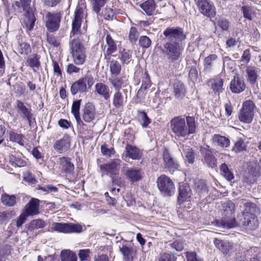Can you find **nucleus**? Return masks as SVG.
<instances>
[{
	"instance_id": "1",
	"label": "nucleus",
	"mask_w": 261,
	"mask_h": 261,
	"mask_svg": "<svg viewBox=\"0 0 261 261\" xmlns=\"http://www.w3.org/2000/svg\"><path fill=\"white\" fill-rule=\"evenodd\" d=\"M170 124L175 138H187L196 133L197 124L195 118L193 116H187L186 118L181 116L175 117L170 120Z\"/></svg>"
},
{
	"instance_id": "2",
	"label": "nucleus",
	"mask_w": 261,
	"mask_h": 261,
	"mask_svg": "<svg viewBox=\"0 0 261 261\" xmlns=\"http://www.w3.org/2000/svg\"><path fill=\"white\" fill-rule=\"evenodd\" d=\"M70 47L74 63L77 65H83L86 59L85 50L79 37L71 41Z\"/></svg>"
},
{
	"instance_id": "3",
	"label": "nucleus",
	"mask_w": 261,
	"mask_h": 261,
	"mask_svg": "<svg viewBox=\"0 0 261 261\" xmlns=\"http://www.w3.org/2000/svg\"><path fill=\"white\" fill-rule=\"evenodd\" d=\"M94 84V79L91 75L86 76L74 82L71 86L70 91L72 95L79 93L87 92Z\"/></svg>"
},
{
	"instance_id": "4",
	"label": "nucleus",
	"mask_w": 261,
	"mask_h": 261,
	"mask_svg": "<svg viewBox=\"0 0 261 261\" xmlns=\"http://www.w3.org/2000/svg\"><path fill=\"white\" fill-rule=\"evenodd\" d=\"M254 107L255 106L251 101L244 102L239 114L240 121L246 123H251L253 119Z\"/></svg>"
},
{
	"instance_id": "5",
	"label": "nucleus",
	"mask_w": 261,
	"mask_h": 261,
	"mask_svg": "<svg viewBox=\"0 0 261 261\" xmlns=\"http://www.w3.org/2000/svg\"><path fill=\"white\" fill-rule=\"evenodd\" d=\"M164 48L169 60L173 62L180 58L183 48L177 42H167Z\"/></svg>"
},
{
	"instance_id": "6",
	"label": "nucleus",
	"mask_w": 261,
	"mask_h": 261,
	"mask_svg": "<svg viewBox=\"0 0 261 261\" xmlns=\"http://www.w3.org/2000/svg\"><path fill=\"white\" fill-rule=\"evenodd\" d=\"M87 14L85 13V9L83 7L78 6L74 12V18L72 22L71 35H79L81 31V27L82 20Z\"/></svg>"
},
{
	"instance_id": "7",
	"label": "nucleus",
	"mask_w": 261,
	"mask_h": 261,
	"mask_svg": "<svg viewBox=\"0 0 261 261\" xmlns=\"http://www.w3.org/2000/svg\"><path fill=\"white\" fill-rule=\"evenodd\" d=\"M157 185L159 189L165 195H171L174 191L175 187L173 182L165 175H161L158 178Z\"/></svg>"
},
{
	"instance_id": "8",
	"label": "nucleus",
	"mask_w": 261,
	"mask_h": 261,
	"mask_svg": "<svg viewBox=\"0 0 261 261\" xmlns=\"http://www.w3.org/2000/svg\"><path fill=\"white\" fill-rule=\"evenodd\" d=\"M196 6L201 14L208 17H214L216 14L215 6L207 0H195Z\"/></svg>"
},
{
	"instance_id": "9",
	"label": "nucleus",
	"mask_w": 261,
	"mask_h": 261,
	"mask_svg": "<svg viewBox=\"0 0 261 261\" xmlns=\"http://www.w3.org/2000/svg\"><path fill=\"white\" fill-rule=\"evenodd\" d=\"M163 34L167 39L170 40L182 41L186 38V34L183 29L179 27H169L164 31Z\"/></svg>"
},
{
	"instance_id": "10",
	"label": "nucleus",
	"mask_w": 261,
	"mask_h": 261,
	"mask_svg": "<svg viewBox=\"0 0 261 261\" xmlns=\"http://www.w3.org/2000/svg\"><path fill=\"white\" fill-rule=\"evenodd\" d=\"M45 26L51 32L57 31L60 26L61 16L59 13L47 12L45 16Z\"/></svg>"
},
{
	"instance_id": "11",
	"label": "nucleus",
	"mask_w": 261,
	"mask_h": 261,
	"mask_svg": "<svg viewBox=\"0 0 261 261\" xmlns=\"http://www.w3.org/2000/svg\"><path fill=\"white\" fill-rule=\"evenodd\" d=\"M121 162L119 159H114L110 163L101 165L100 170L102 173L110 174L111 175H117L119 173Z\"/></svg>"
},
{
	"instance_id": "12",
	"label": "nucleus",
	"mask_w": 261,
	"mask_h": 261,
	"mask_svg": "<svg viewBox=\"0 0 261 261\" xmlns=\"http://www.w3.org/2000/svg\"><path fill=\"white\" fill-rule=\"evenodd\" d=\"M96 115L95 107L91 102L87 103L82 110V118L86 122H92Z\"/></svg>"
},
{
	"instance_id": "13",
	"label": "nucleus",
	"mask_w": 261,
	"mask_h": 261,
	"mask_svg": "<svg viewBox=\"0 0 261 261\" xmlns=\"http://www.w3.org/2000/svg\"><path fill=\"white\" fill-rule=\"evenodd\" d=\"M40 200L32 198L25 205L24 213L29 216H34L39 213Z\"/></svg>"
},
{
	"instance_id": "14",
	"label": "nucleus",
	"mask_w": 261,
	"mask_h": 261,
	"mask_svg": "<svg viewBox=\"0 0 261 261\" xmlns=\"http://www.w3.org/2000/svg\"><path fill=\"white\" fill-rule=\"evenodd\" d=\"M59 165V169L67 174H72L74 166L71 162V159L68 157L63 156L60 158L58 161Z\"/></svg>"
},
{
	"instance_id": "15",
	"label": "nucleus",
	"mask_w": 261,
	"mask_h": 261,
	"mask_svg": "<svg viewBox=\"0 0 261 261\" xmlns=\"http://www.w3.org/2000/svg\"><path fill=\"white\" fill-rule=\"evenodd\" d=\"M246 88L243 79L238 75L234 76L230 84V89L232 93H240Z\"/></svg>"
},
{
	"instance_id": "16",
	"label": "nucleus",
	"mask_w": 261,
	"mask_h": 261,
	"mask_svg": "<svg viewBox=\"0 0 261 261\" xmlns=\"http://www.w3.org/2000/svg\"><path fill=\"white\" fill-rule=\"evenodd\" d=\"M214 224L218 227L227 229L238 226V223L233 217H224L220 220H215Z\"/></svg>"
},
{
	"instance_id": "17",
	"label": "nucleus",
	"mask_w": 261,
	"mask_h": 261,
	"mask_svg": "<svg viewBox=\"0 0 261 261\" xmlns=\"http://www.w3.org/2000/svg\"><path fill=\"white\" fill-rule=\"evenodd\" d=\"M163 158L165 168L170 172H174L178 168V165L170 155L167 149H165L163 153Z\"/></svg>"
},
{
	"instance_id": "18",
	"label": "nucleus",
	"mask_w": 261,
	"mask_h": 261,
	"mask_svg": "<svg viewBox=\"0 0 261 261\" xmlns=\"http://www.w3.org/2000/svg\"><path fill=\"white\" fill-rule=\"evenodd\" d=\"M178 200L179 202H183L189 200L191 197L192 191L190 186L186 184H180L178 189Z\"/></svg>"
},
{
	"instance_id": "19",
	"label": "nucleus",
	"mask_w": 261,
	"mask_h": 261,
	"mask_svg": "<svg viewBox=\"0 0 261 261\" xmlns=\"http://www.w3.org/2000/svg\"><path fill=\"white\" fill-rule=\"evenodd\" d=\"M106 39L108 47L106 51L104 52V58L106 60H110L111 55L117 50V46L110 35H107Z\"/></svg>"
},
{
	"instance_id": "20",
	"label": "nucleus",
	"mask_w": 261,
	"mask_h": 261,
	"mask_svg": "<svg viewBox=\"0 0 261 261\" xmlns=\"http://www.w3.org/2000/svg\"><path fill=\"white\" fill-rule=\"evenodd\" d=\"M16 103L18 114L23 120H27L30 124L32 119V114L30 109L27 108L22 102L19 100L16 101Z\"/></svg>"
},
{
	"instance_id": "21",
	"label": "nucleus",
	"mask_w": 261,
	"mask_h": 261,
	"mask_svg": "<svg viewBox=\"0 0 261 261\" xmlns=\"http://www.w3.org/2000/svg\"><path fill=\"white\" fill-rule=\"evenodd\" d=\"M95 92L106 100L110 99L111 92L109 87L102 83H98L95 86Z\"/></svg>"
},
{
	"instance_id": "22",
	"label": "nucleus",
	"mask_w": 261,
	"mask_h": 261,
	"mask_svg": "<svg viewBox=\"0 0 261 261\" xmlns=\"http://www.w3.org/2000/svg\"><path fill=\"white\" fill-rule=\"evenodd\" d=\"M123 156L128 157L133 160H140L142 155L141 151L135 146L127 144Z\"/></svg>"
},
{
	"instance_id": "23",
	"label": "nucleus",
	"mask_w": 261,
	"mask_h": 261,
	"mask_svg": "<svg viewBox=\"0 0 261 261\" xmlns=\"http://www.w3.org/2000/svg\"><path fill=\"white\" fill-rule=\"evenodd\" d=\"M244 220L242 224L248 229H254L258 226V222L256 216L255 215H243Z\"/></svg>"
},
{
	"instance_id": "24",
	"label": "nucleus",
	"mask_w": 261,
	"mask_h": 261,
	"mask_svg": "<svg viewBox=\"0 0 261 261\" xmlns=\"http://www.w3.org/2000/svg\"><path fill=\"white\" fill-rule=\"evenodd\" d=\"M70 147V142L68 136H64L60 140L56 142L54 149L60 153L65 152Z\"/></svg>"
},
{
	"instance_id": "25",
	"label": "nucleus",
	"mask_w": 261,
	"mask_h": 261,
	"mask_svg": "<svg viewBox=\"0 0 261 261\" xmlns=\"http://www.w3.org/2000/svg\"><path fill=\"white\" fill-rule=\"evenodd\" d=\"M81 100H78L73 101L71 108V112L73 114L76 121L77 122V126L84 127L86 125L81 119L80 116V108L81 105Z\"/></svg>"
},
{
	"instance_id": "26",
	"label": "nucleus",
	"mask_w": 261,
	"mask_h": 261,
	"mask_svg": "<svg viewBox=\"0 0 261 261\" xmlns=\"http://www.w3.org/2000/svg\"><path fill=\"white\" fill-rule=\"evenodd\" d=\"M124 174L133 182H137L142 178L141 171L137 168H129L126 170Z\"/></svg>"
},
{
	"instance_id": "27",
	"label": "nucleus",
	"mask_w": 261,
	"mask_h": 261,
	"mask_svg": "<svg viewBox=\"0 0 261 261\" xmlns=\"http://www.w3.org/2000/svg\"><path fill=\"white\" fill-rule=\"evenodd\" d=\"M209 85L215 93L218 94L223 90L224 80L220 77L211 79L208 81Z\"/></svg>"
},
{
	"instance_id": "28",
	"label": "nucleus",
	"mask_w": 261,
	"mask_h": 261,
	"mask_svg": "<svg viewBox=\"0 0 261 261\" xmlns=\"http://www.w3.org/2000/svg\"><path fill=\"white\" fill-rule=\"evenodd\" d=\"M186 88L185 85L180 81H177L174 84V93L175 97L181 99L186 96Z\"/></svg>"
},
{
	"instance_id": "29",
	"label": "nucleus",
	"mask_w": 261,
	"mask_h": 261,
	"mask_svg": "<svg viewBox=\"0 0 261 261\" xmlns=\"http://www.w3.org/2000/svg\"><path fill=\"white\" fill-rule=\"evenodd\" d=\"M120 250L126 261L133 260V258L136 253L134 248L126 245H123L121 247H120Z\"/></svg>"
},
{
	"instance_id": "30",
	"label": "nucleus",
	"mask_w": 261,
	"mask_h": 261,
	"mask_svg": "<svg viewBox=\"0 0 261 261\" xmlns=\"http://www.w3.org/2000/svg\"><path fill=\"white\" fill-rule=\"evenodd\" d=\"M36 18L34 14L31 12H26L23 24L28 31H31L34 28Z\"/></svg>"
},
{
	"instance_id": "31",
	"label": "nucleus",
	"mask_w": 261,
	"mask_h": 261,
	"mask_svg": "<svg viewBox=\"0 0 261 261\" xmlns=\"http://www.w3.org/2000/svg\"><path fill=\"white\" fill-rule=\"evenodd\" d=\"M247 80L252 84H254L258 77L257 68L254 66H248L246 68Z\"/></svg>"
},
{
	"instance_id": "32",
	"label": "nucleus",
	"mask_w": 261,
	"mask_h": 261,
	"mask_svg": "<svg viewBox=\"0 0 261 261\" xmlns=\"http://www.w3.org/2000/svg\"><path fill=\"white\" fill-rule=\"evenodd\" d=\"M213 142L222 147H227L230 145V140L228 138L215 134L213 137Z\"/></svg>"
},
{
	"instance_id": "33",
	"label": "nucleus",
	"mask_w": 261,
	"mask_h": 261,
	"mask_svg": "<svg viewBox=\"0 0 261 261\" xmlns=\"http://www.w3.org/2000/svg\"><path fill=\"white\" fill-rule=\"evenodd\" d=\"M109 82L116 91H120L123 84L122 77L118 76V75H110Z\"/></svg>"
},
{
	"instance_id": "34",
	"label": "nucleus",
	"mask_w": 261,
	"mask_h": 261,
	"mask_svg": "<svg viewBox=\"0 0 261 261\" xmlns=\"http://www.w3.org/2000/svg\"><path fill=\"white\" fill-rule=\"evenodd\" d=\"M203 159L204 163L209 167L214 168L216 167V159L210 150H205L203 153Z\"/></svg>"
},
{
	"instance_id": "35",
	"label": "nucleus",
	"mask_w": 261,
	"mask_h": 261,
	"mask_svg": "<svg viewBox=\"0 0 261 261\" xmlns=\"http://www.w3.org/2000/svg\"><path fill=\"white\" fill-rule=\"evenodd\" d=\"M245 210L243 215H255L259 213V208L256 204L252 202H247L245 203Z\"/></svg>"
},
{
	"instance_id": "36",
	"label": "nucleus",
	"mask_w": 261,
	"mask_h": 261,
	"mask_svg": "<svg viewBox=\"0 0 261 261\" xmlns=\"http://www.w3.org/2000/svg\"><path fill=\"white\" fill-rule=\"evenodd\" d=\"M107 61L109 62L111 75H119L121 70L120 63L117 60H112L111 57L110 60H107Z\"/></svg>"
},
{
	"instance_id": "37",
	"label": "nucleus",
	"mask_w": 261,
	"mask_h": 261,
	"mask_svg": "<svg viewBox=\"0 0 261 261\" xmlns=\"http://www.w3.org/2000/svg\"><path fill=\"white\" fill-rule=\"evenodd\" d=\"M214 244L216 247L224 254H227L231 249V246L229 243L224 242L218 239H215Z\"/></svg>"
},
{
	"instance_id": "38",
	"label": "nucleus",
	"mask_w": 261,
	"mask_h": 261,
	"mask_svg": "<svg viewBox=\"0 0 261 261\" xmlns=\"http://www.w3.org/2000/svg\"><path fill=\"white\" fill-rule=\"evenodd\" d=\"M218 58L215 54H211L206 57L204 60V70L206 72H210L213 66L214 62Z\"/></svg>"
},
{
	"instance_id": "39",
	"label": "nucleus",
	"mask_w": 261,
	"mask_h": 261,
	"mask_svg": "<svg viewBox=\"0 0 261 261\" xmlns=\"http://www.w3.org/2000/svg\"><path fill=\"white\" fill-rule=\"evenodd\" d=\"M140 7L147 15H151L155 10V5L154 0H148L142 4Z\"/></svg>"
},
{
	"instance_id": "40",
	"label": "nucleus",
	"mask_w": 261,
	"mask_h": 261,
	"mask_svg": "<svg viewBox=\"0 0 261 261\" xmlns=\"http://www.w3.org/2000/svg\"><path fill=\"white\" fill-rule=\"evenodd\" d=\"M39 59V56L36 54H33L30 56L27 60L28 65L32 68L34 71H36V69H38L40 66Z\"/></svg>"
},
{
	"instance_id": "41",
	"label": "nucleus",
	"mask_w": 261,
	"mask_h": 261,
	"mask_svg": "<svg viewBox=\"0 0 261 261\" xmlns=\"http://www.w3.org/2000/svg\"><path fill=\"white\" fill-rule=\"evenodd\" d=\"M1 200L4 205L8 207L14 206L16 203L15 196L10 195L6 193L2 195Z\"/></svg>"
},
{
	"instance_id": "42",
	"label": "nucleus",
	"mask_w": 261,
	"mask_h": 261,
	"mask_svg": "<svg viewBox=\"0 0 261 261\" xmlns=\"http://www.w3.org/2000/svg\"><path fill=\"white\" fill-rule=\"evenodd\" d=\"M182 155L189 163L193 164L195 162V154L190 146H186L184 148Z\"/></svg>"
},
{
	"instance_id": "43",
	"label": "nucleus",
	"mask_w": 261,
	"mask_h": 261,
	"mask_svg": "<svg viewBox=\"0 0 261 261\" xmlns=\"http://www.w3.org/2000/svg\"><path fill=\"white\" fill-rule=\"evenodd\" d=\"M61 261H77L76 254L69 250H62L61 253Z\"/></svg>"
},
{
	"instance_id": "44",
	"label": "nucleus",
	"mask_w": 261,
	"mask_h": 261,
	"mask_svg": "<svg viewBox=\"0 0 261 261\" xmlns=\"http://www.w3.org/2000/svg\"><path fill=\"white\" fill-rule=\"evenodd\" d=\"M195 189L198 194H204L207 193L208 189L204 180H197L195 182Z\"/></svg>"
},
{
	"instance_id": "45",
	"label": "nucleus",
	"mask_w": 261,
	"mask_h": 261,
	"mask_svg": "<svg viewBox=\"0 0 261 261\" xmlns=\"http://www.w3.org/2000/svg\"><path fill=\"white\" fill-rule=\"evenodd\" d=\"M124 99L120 91H116L113 97V105L116 109H119L123 105Z\"/></svg>"
},
{
	"instance_id": "46",
	"label": "nucleus",
	"mask_w": 261,
	"mask_h": 261,
	"mask_svg": "<svg viewBox=\"0 0 261 261\" xmlns=\"http://www.w3.org/2000/svg\"><path fill=\"white\" fill-rule=\"evenodd\" d=\"M119 59L122 64H128L131 61L132 57V53L128 50L123 49L119 51Z\"/></svg>"
},
{
	"instance_id": "47",
	"label": "nucleus",
	"mask_w": 261,
	"mask_h": 261,
	"mask_svg": "<svg viewBox=\"0 0 261 261\" xmlns=\"http://www.w3.org/2000/svg\"><path fill=\"white\" fill-rule=\"evenodd\" d=\"M94 12L99 14L101 8L107 3L108 0H89Z\"/></svg>"
},
{
	"instance_id": "48",
	"label": "nucleus",
	"mask_w": 261,
	"mask_h": 261,
	"mask_svg": "<svg viewBox=\"0 0 261 261\" xmlns=\"http://www.w3.org/2000/svg\"><path fill=\"white\" fill-rule=\"evenodd\" d=\"M9 139L11 141L15 142L21 146H24V137L22 134L10 132L9 133Z\"/></svg>"
},
{
	"instance_id": "49",
	"label": "nucleus",
	"mask_w": 261,
	"mask_h": 261,
	"mask_svg": "<svg viewBox=\"0 0 261 261\" xmlns=\"http://www.w3.org/2000/svg\"><path fill=\"white\" fill-rule=\"evenodd\" d=\"M51 231H56L59 232L67 233V223H53L50 226Z\"/></svg>"
},
{
	"instance_id": "50",
	"label": "nucleus",
	"mask_w": 261,
	"mask_h": 261,
	"mask_svg": "<svg viewBox=\"0 0 261 261\" xmlns=\"http://www.w3.org/2000/svg\"><path fill=\"white\" fill-rule=\"evenodd\" d=\"M83 230V226L78 223H67V233H80Z\"/></svg>"
},
{
	"instance_id": "51",
	"label": "nucleus",
	"mask_w": 261,
	"mask_h": 261,
	"mask_svg": "<svg viewBox=\"0 0 261 261\" xmlns=\"http://www.w3.org/2000/svg\"><path fill=\"white\" fill-rule=\"evenodd\" d=\"M138 113L141 125L143 127H146L150 123V119L144 111L139 110Z\"/></svg>"
},
{
	"instance_id": "52",
	"label": "nucleus",
	"mask_w": 261,
	"mask_h": 261,
	"mask_svg": "<svg viewBox=\"0 0 261 261\" xmlns=\"http://www.w3.org/2000/svg\"><path fill=\"white\" fill-rule=\"evenodd\" d=\"M32 0H20L16 1L15 5L18 8L22 9L23 11L26 12H30V4Z\"/></svg>"
},
{
	"instance_id": "53",
	"label": "nucleus",
	"mask_w": 261,
	"mask_h": 261,
	"mask_svg": "<svg viewBox=\"0 0 261 261\" xmlns=\"http://www.w3.org/2000/svg\"><path fill=\"white\" fill-rule=\"evenodd\" d=\"M31 47L26 42H20L18 46V51L21 55H27L31 52Z\"/></svg>"
},
{
	"instance_id": "54",
	"label": "nucleus",
	"mask_w": 261,
	"mask_h": 261,
	"mask_svg": "<svg viewBox=\"0 0 261 261\" xmlns=\"http://www.w3.org/2000/svg\"><path fill=\"white\" fill-rule=\"evenodd\" d=\"M246 148L245 142L242 139H240L235 143L232 151L239 152L245 150Z\"/></svg>"
},
{
	"instance_id": "55",
	"label": "nucleus",
	"mask_w": 261,
	"mask_h": 261,
	"mask_svg": "<svg viewBox=\"0 0 261 261\" xmlns=\"http://www.w3.org/2000/svg\"><path fill=\"white\" fill-rule=\"evenodd\" d=\"M159 261H176V257L173 253L164 252L161 254Z\"/></svg>"
},
{
	"instance_id": "56",
	"label": "nucleus",
	"mask_w": 261,
	"mask_h": 261,
	"mask_svg": "<svg viewBox=\"0 0 261 261\" xmlns=\"http://www.w3.org/2000/svg\"><path fill=\"white\" fill-rule=\"evenodd\" d=\"M45 225V223L43 220L41 219H35L31 222L30 228L32 229L40 228L44 227Z\"/></svg>"
},
{
	"instance_id": "57",
	"label": "nucleus",
	"mask_w": 261,
	"mask_h": 261,
	"mask_svg": "<svg viewBox=\"0 0 261 261\" xmlns=\"http://www.w3.org/2000/svg\"><path fill=\"white\" fill-rule=\"evenodd\" d=\"M251 57L250 50L249 49L245 50L241 58V62L243 63L241 66L248 64L251 60Z\"/></svg>"
},
{
	"instance_id": "58",
	"label": "nucleus",
	"mask_w": 261,
	"mask_h": 261,
	"mask_svg": "<svg viewBox=\"0 0 261 261\" xmlns=\"http://www.w3.org/2000/svg\"><path fill=\"white\" fill-rule=\"evenodd\" d=\"M139 32L135 27H132L129 32V40L132 43H135L139 36Z\"/></svg>"
},
{
	"instance_id": "59",
	"label": "nucleus",
	"mask_w": 261,
	"mask_h": 261,
	"mask_svg": "<svg viewBox=\"0 0 261 261\" xmlns=\"http://www.w3.org/2000/svg\"><path fill=\"white\" fill-rule=\"evenodd\" d=\"M151 41L149 37L146 36L140 37L139 39V45L143 48H148L151 45Z\"/></svg>"
},
{
	"instance_id": "60",
	"label": "nucleus",
	"mask_w": 261,
	"mask_h": 261,
	"mask_svg": "<svg viewBox=\"0 0 261 261\" xmlns=\"http://www.w3.org/2000/svg\"><path fill=\"white\" fill-rule=\"evenodd\" d=\"M47 42L54 47H58L60 44V39L53 35H48L47 37Z\"/></svg>"
},
{
	"instance_id": "61",
	"label": "nucleus",
	"mask_w": 261,
	"mask_h": 261,
	"mask_svg": "<svg viewBox=\"0 0 261 261\" xmlns=\"http://www.w3.org/2000/svg\"><path fill=\"white\" fill-rule=\"evenodd\" d=\"M242 11L243 12L244 16L249 19H252V15L253 14V10L252 8L247 6L242 7Z\"/></svg>"
},
{
	"instance_id": "62",
	"label": "nucleus",
	"mask_w": 261,
	"mask_h": 261,
	"mask_svg": "<svg viewBox=\"0 0 261 261\" xmlns=\"http://www.w3.org/2000/svg\"><path fill=\"white\" fill-rule=\"evenodd\" d=\"M101 151L103 155L111 156L115 153L113 148H108L107 145H103L101 146Z\"/></svg>"
},
{
	"instance_id": "63",
	"label": "nucleus",
	"mask_w": 261,
	"mask_h": 261,
	"mask_svg": "<svg viewBox=\"0 0 261 261\" xmlns=\"http://www.w3.org/2000/svg\"><path fill=\"white\" fill-rule=\"evenodd\" d=\"M28 217L24 212L21 213L20 216L15 220L16 225L17 227L19 228L22 226V225L25 223L27 220V218Z\"/></svg>"
},
{
	"instance_id": "64",
	"label": "nucleus",
	"mask_w": 261,
	"mask_h": 261,
	"mask_svg": "<svg viewBox=\"0 0 261 261\" xmlns=\"http://www.w3.org/2000/svg\"><path fill=\"white\" fill-rule=\"evenodd\" d=\"M186 257L187 261H202L195 252H187Z\"/></svg>"
}]
</instances>
